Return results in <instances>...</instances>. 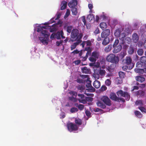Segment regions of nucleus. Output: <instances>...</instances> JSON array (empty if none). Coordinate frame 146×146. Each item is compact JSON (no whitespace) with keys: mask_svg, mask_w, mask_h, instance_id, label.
I'll return each instance as SVG.
<instances>
[{"mask_svg":"<svg viewBox=\"0 0 146 146\" xmlns=\"http://www.w3.org/2000/svg\"><path fill=\"white\" fill-rule=\"evenodd\" d=\"M75 122L76 124L79 125H81L82 124V120L79 118L76 119Z\"/></svg>","mask_w":146,"mask_h":146,"instance_id":"obj_31","label":"nucleus"},{"mask_svg":"<svg viewBox=\"0 0 146 146\" xmlns=\"http://www.w3.org/2000/svg\"><path fill=\"white\" fill-rule=\"evenodd\" d=\"M82 71L83 73L85 74H88L90 72V70L88 69L86 67H84L82 69Z\"/></svg>","mask_w":146,"mask_h":146,"instance_id":"obj_25","label":"nucleus"},{"mask_svg":"<svg viewBox=\"0 0 146 146\" xmlns=\"http://www.w3.org/2000/svg\"><path fill=\"white\" fill-rule=\"evenodd\" d=\"M77 5V1L76 0H72L71 2L69 3L68 5L70 8L75 7Z\"/></svg>","mask_w":146,"mask_h":146,"instance_id":"obj_12","label":"nucleus"},{"mask_svg":"<svg viewBox=\"0 0 146 146\" xmlns=\"http://www.w3.org/2000/svg\"><path fill=\"white\" fill-rule=\"evenodd\" d=\"M106 60L108 62L115 64L117 63L119 61V57L113 54L108 55L106 57Z\"/></svg>","mask_w":146,"mask_h":146,"instance_id":"obj_2","label":"nucleus"},{"mask_svg":"<svg viewBox=\"0 0 146 146\" xmlns=\"http://www.w3.org/2000/svg\"><path fill=\"white\" fill-rule=\"evenodd\" d=\"M115 67V65L113 64H111L109 66H108L106 68L109 72H111L113 70Z\"/></svg>","mask_w":146,"mask_h":146,"instance_id":"obj_19","label":"nucleus"},{"mask_svg":"<svg viewBox=\"0 0 146 146\" xmlns=\"http://www.w3.org/2000/svg\"><path fill=\"white\" fill-rule=\"evenodd\" d=\"M93 86L96 88H98L100 86V82L98 80L95 81L93 84Z\"/></svg>","mask_w":146,"mask_h":146,"instance_id":"obj_15","label":"nucleus"},{"mask_svg":"<svg viewBox=\"0 0 146 146\" xmlns=\"http://www.w3.org/2000/svg\"><path fill=\"white\" fill-rule=\"evenodd\" d=\"M121 44V43H120L117 46H116L115 47H113L114 48L113 50V53L115 54L121 51L122 49V46Z\"/></svg>","mask_w":146,"mask_h":146,"instance_id":"obj_10","label":"nucleus"},{"mask_svg":"<svg viewBox=\"0 0 146 146\" xmlns=\"http://www.w3.org/2000/svg\"><path fill=\"white\" fill-rule=\"evenodd\" d=\"M112 48V45L111 44H109L106 46L104 48V51L106 52H110Z\"/></svg>","mask_w":146,"mask_h":146,"instance_id":"obj_22","label":"nucleus"},{"mask_svg":"<svg viewBox=\"0 0 146 146\" xmlns=\"http://www.w3.org/2000/svg\"><path fill=\"white\" fill-rule=\"evenodd\" d=\"M135 72L137 73L142 74L144 73V69L137 68L135 70Z\"/></svg>","mask_w":146,"mask_h":146,"instance_id":"obj_34","label":"nucleus"},{"mask_svg":"<svg viewBox=\"0 0 146 146\" xmlns=\"http://www.w3.org/2000/svg\"><path fill=\"white\" fill-rule=\"evenodd\" d=\"M49 28L50 27L48 26H39L37 28V31L38 32H40L42 35H43L46 38L45 39L44 38L39 37V39L42 43L46 45L48 43V40L50 36L49 33L46 29Z\"/></svg>","mask_w":146,"mask_h":146,"instance_id":"obj_1","label":"nucleus"},{"mask_svg":"<svg viewBox=\"0 0 146 146\" xmlns=\"http://www.w3.org/2000/svg\"><path fill=\"white\" fill-rule=\"evenodd\" d=\"M140 61L141 63L143 64L146 63V56H143L140 58Z\"/></svg>","mask_w":146,"mask_h":146,"instance_id":"obj_33","label":"nucleus"},{"mask_svg":"<svg viewBox=\"0 0 146 146\" xmlns=\"http://www.w3.org/2000/svg\"><path fill=\"white\" fill-rule=\"evenodd\" d=\"M126 36V34L125 33L123 32L121 33L120 35L119 36H118L119 39L122 41L121 44H124L125 42V37Z\"/></svg>","mask_w":146,"mask_h":146,"instance_id":"obj_13","label":"nucleus"},{"mask_svg":"<svg viewBox=\"0 0 146 146\" xmlns=\"http://www.w3.org/2000/svg\"><path fill=\"white\" fill-rule=\"evenodd\" d=\"M132 39L134 42H137L139 40V38L137 34L134 33L132 35Z\"/></svg>","mask_w":146,"mask_h":146,"instance_id":"obj_17","label":"nucleus"},{"mask_svg":"<svg viewBox=\"0 0 146 146\" xmlns=\"http://www.w3.org/2000/svg\"><path fill=\"white\" fill-rule=\"evenodd\" d=\"M67 2L65 1H62L61 4V7L60 9L63 10L65 9L67 5Z\"/></svg>","mask_w":146,"mask_h":146,"instance_id":"obj_21","label":"nucleus"},{"mask_svg":"<svg viewBox=\"0 0 146 146\" xmlns=\"http://www.w3.org/2000/svg\"><path fill=\"white\" fill-rule=\"evenodd\" d=\"M63 40H60V41H57L56 42V45L57 46H59L60 45H62Z\"/></svg>","mask_w":146,"mask_h":146,"instance_id":"obj_46","label":"nucleus"},{"mask_svg":"<svg viewBox=\"0 0 146 146\" xmlns=\"http://www.w3.org/2000/svg\"><path fill=\"white\" fill-rule=\"evenodd\" d=\"M118 21L117 20H114L113 21L112 24L114 25H115L118 24Z\"/></svg>","mask_w":146,"mask_h":146,"instance_id":"obj_63","label":"nucleus"},{"mask_svg":"<svg viewBox=\"0 0 146 146\" xmlns=\"http://www.w3.org/2000/svg\"><path fill=\"white\" fill-rule=\"evenodd\" d=\"M70 94L72 95V96H74L76 97L77 94L76 92L74 91H71L70 92Z\"/></svg>","mask_w":146,"mask_h":146,"instance_id":"obj_43","label":"nucleus"},{"mask_svg":"<svg viewBox=\"0 0 146 146\" xmlns=\"http://www.w3.org/2000/svg\"><path fill=\"white\" fill-rule=\"evenodd\" d=\"M102 100L107 105L110 106L111 105V101L108 97L105 96H104L102 98Z\"/></svg>","mask_w":146,"mask_h":146,"instance_id":"obj_9","label":"nucleus"},{"mask_svg":"<svg viewBox=\"0 0 146 146\" xmlns=\"http://www.w3.org/2000/svg\"><path fill=\"white\" fill-rule=\"evenodd\" d=\"M135 104L137 106L140 105L141 106H143V105L142 101L141 100L136 101L135 102Z\"/></svg>","mask_w":146,"mask_h":146,"instance_id":"obj_39","label":"nucleus"},{"mask_svg":"<svg viewBox=\"0 0 146 146\" xmlns=\"http://www.w3.org/2000/svg\"><path fill=\"white\" fill-rule=\"evenodd\" d=\"M135 115L137 117L141 118L142 117V115L141 113L139 111L135 110L134 111Z\"/></svg>","mask_w":146,"mask_h":146,"instance_id":"obj_28","label":"nucleus"},{"mask_svg":"<svg viewBox=\"0 0 146 146\" xmlns=\"http://www.w3.org/2000/svg\"><path fill=\"white\" fill-rule=\"evenodd\" d=\"M100 26L102 30H104L106 28L107 25L106 23L102 22L100 23Z\"/></svg>","mask_w":146,"mask_h":146,"instance_id":"obj_23","label":"nucleus"},{"mask_svg":"<svg viewBox=\"0 0 146 146\" xmlns=\"http://www.w3.org/2000/svg\"><path fill=\"white\" fill-rule=\"evenodd\" d=\"M68 130L70 132L73 131H76L78 129V127L75 124L71 122L67 125Z\"/></svg>","mask_w":146,"mask_h":146,"instance_id":"obj_6","label":"nucleus"},{"mask_svg":"<svg viewBox=\"0 0 146 146\" xmlns=\"http://www.w3.org/2000/svg\"><path fill=\"white\" fill-rule=\"evenodd\" d=\"M117 95L118 96L124 97L126 100H129L130 98L129 94L126 92H123V90H120L117 92Z\"/></svg>","mask_w":146,"mask_h":146,"instance_id":"obj_4","label":"nucleus"},{"mask_svg":"<svg viewBox=\"0 0 146 146\" xmlns=\"http://www.w3.org/2000/svg\"><path fill=\"white\" fill-rule=\"evenodd\" d=\"M91 81L90 80V78H88L86 80V87L87 88H88L91 86H92L91 84Z\"/></svg>","mask_w":146,"mask_h":146,"instance_id":"obj_27","label":"nucleus"},{"mask_svg":"<svg viewBox=\"0 0 146 146\" xmlns=\"http://www.w3.org/2000/svg\"><path fill=\"white\" fill-rule=\"evenodd\" d=\"M55 35V33H52L50 36V38L52 40L54 38H56Z\"/></svg>","mask_w":146,"mask_h":146,"instance_id":"obj_57","label":"nucleus"},{"mask_svg":"<svg viewBox=\"0 0 146 146\" xmlns=\"http://www.w3.org/2000/svg\"><path fill=\"white\" fill-rule=\"evenodd\" d=\"M121 33V30L118 29H116L114 35L116 37H118V36H119L120 35Z\"/></svg>","mask_w":146,"mask_h":146,"instance_id":"obj_30","label":"nucleus"},{"mask_svg":"<svg viewBox=\"0 0 146 146\" xmlns=\"http://www.w3.org/2000/svg\"><path fill=\"white\" fill-rule=\"evenodd\" d=\"M79 52H80L77 49H76V50H74L73 51L71 52V53H72V54H78Z\"/></svg>","mask_w":146,"mask_h":146,"instance_id":"obj_59","label":"nucleus"},{"mask_svg":"<svg viewBox=\"0 0 146 146\" xmlns=\"http://www.w3.org/2000/svg\"><path fill=\"white\" fill-rule=\"evenodd\" d=\"M110 98L112 100H114L115 101H117L118 97H117L116 94L113 93H111L110 94Z\"/></svg>","mask_w":146,"mask_h":146,"instance_id":"obj_16","label":"nucleus"},{"mask_svg":"<svg viewBox=\"0 0 146 146\" xmlns=\"http://www.w3.org/2000/svg\"><path fill=\"white\" fill-rule=\"evenodd\" d=\"M88 89L91 92H94L95 91V88L93 87L92 86H90V87H89Z\"/></svg>","mask_w":146,"mask_h":146,"instance_id":"obj_51","label":"nucleus"},{"mask_svg":"<svg viewBox=\"0 0 146 146\" xmlns=\"http://www.w3.org/2000/svg\"><path fill=\"white\" fill-rule=\"evenodd\" d=\"M134 52V49L133 46H131L129 47V50L128 51L129 54H132Z\"/></svg>","mask_w":146,"mask_h":146,"instance_id":"obj_37","label":"nucleus"},{"mask_svg":"<svg viewBox=\"0 0 146 146\" xmlns=\"http://www.w3.org/2000/svg\"><path fill=\"white\" fill-rule=\"evenodd\" d=\"M78 111V109L76 108L75 107H73L70 109V111L72 113H73L76 112H77Z\"/></svg>","mask_w":146,"mask_h":146,"instance_id":"obj_42","label":"nucleus"},{"mask_svg":"<svg viewBox=\"0 0 146 146\" xmlns=\"http://www.w3.org/2000/svg\"><path fill=\"white\" fill-rule=\"evenodd\" d=\"M94 18V15L93 14H90L87 17V19L89 21H91L92 19Z\"/></svg>","mask_w":146,"mask_h":146,"instance_id":"obj_32","label":"nucleus"},{"mask_svg":"<svg viewBox=\"0 0 146 146\" xmlns=\"http://www.w3.org/2000/svg\"><path fill=\"white\" fill-rule=\"evenodd\" d=\"M102 42L103 45L106 46L109 44L110 41V40L109 38H104Z\"/></svg>","mask_w":146,"mask_h":146,"instance_id":"obj_20","label":"nucleus"},{"mask_svg":"<svg viewBox=\"0 0 146 146\" xmlns=\"http://www.w3.org/2000/svg\"><path fill=\"white\" fill-rule=\"evenodd\" d=\"M105 82L106 85L108 86H110L111 84V81L109 79H107L105 81Z\"/></svg>","mask_w":146,"mask_h":146,"instance_id":"obj_48","label":"nucleus"},{"mask_svg":"<svg viewBox=\"0 0 146 146\" xmlns=\"http://www.w3.org/2000/svg\"><path fill=\"white\" fill-rule=\"evenodd\" d=\"M79 33V31L77 29H74L72 30L71 34V40L72 42L76 41L78 39Z\"/></svg>","mask_w":146,"mask_h":146,"instance_id":"obj_3","label":"nucleus"},{"mask_svg":"<svg viewBox=\"0 0 146 146\" xmlns=\"http://www.w3.org/2000/svg\"><path fill=\"white\" fill-rule=\"evenodd\" d=\"M71 11L73 15H76L78 13L77 9L75 7L71 8Z\"/></svg>","mask_w":146,"mask_h":146,"instance_id":"obj_29","label":"nucleus"},{"mask_svg":"<svg viewBox=\"0 0 146 146\" xmlns=\"http://www.w3.org/2000/svg\"><path fill=\"white\" fill-rule=\"evenodd\" d=\"M137 53L138 55L139 56H142L144 53V51L142 49H139L137 51Z\"/></svg>","mask_w":146,"mask_h":146,"instance_id":"obj_36","label":"nucleus"},{"mask_svg":"<svg viewBox=\"0 0 146 146\" xmlns=\"http://www.w3.org/2000/svg\"><path fill=\"white\" fill-rule=\"evenodd\" d=\"M82 34L81 33H80V34L79 33V35H78L77 37H78V39L76 40H81V39L82 38ZM76 41H77V40Z\"/></svg>","mask_w":146,"mask_h":146,"instance_id":"obj_58","label":"nucleus"},{"mask_svg":"<svg viewBox=\"0 0 146 146\" xmlns=\"http://www.w3.org/2000/svg\"><path fill=\"white\" fill-rule=\"evenodd\" d=\"M107 89L105 85H103L100 88V90L102 91H103L106 90Z\"/></svg>","mask_w":146,"mask_h":146,"instance_id":"obj_54","label":"nucleus"},{"mask_svg":"<svg viewBox=\"0 0 146 146\" xmlns=\"http://www.w3.org/2000/svg\"><path fill=\"white\" fill-rule=\"evenodd\" d=\"M89 60L92 62H95L96 61V59L92 57H90Z\"/></svg>","mask_w":146,"mask_h":146,"instance_id":"obj_55","label":"nucleus"},{"mask_svg":"<svg viewBox=\"0 0 146 146\" xmlns=\"http://www.w3.org/2000/svg\"><path fill=\"white\" fill-rule=\"evenodd\" d=\"M110 34V30L109 29L104 30L101 34V37L102 38H108V37Z\"/></svg>","mask_w":146,"mask_h":146,"instance_id":"obj_8","label":"nucleus"},{"mask_svg":"<svg viewBox=\"0 0 146 146\" xmlns=\"http://www.w3.org/2000/svg\"><path fill=\"white\" fill-rule=\"evenodd\" d=\"M136 67L138 68L141 67L142 66V64L139 62H138L136 64Z\"/></svg>","mask_w":146,"mask_h":146,"instance_id":"obj_60","label":"nucleus"},{"mask_svg":"<svg viewBox=\"0 0 146 146\" xmlns=\"http://www.w3.org/2000/svg\"><path fill=\"white\" fill-rule=\"evenodd\" d=\"M98 73L99 74H96V75L98 77V79H99V74H100L101 76L104 75L106 73V71L104 70H99Z\"/></svg>","mask_w":146,"mask_h":146,"instance_id":"obj_24","label":"nucleus"},{"mask_svg":"<svg viewBox=\"0 0 146 146\" xmlns=\"http://www.w3.org/2000/svg\"><path fill=\"white\" fill-rule=\"evenodd\" d=\"M72 27L71 26H68L66 27V31L67 32L69 33H71L72 31Z\"/></svg>","mask_w":146,"mask_h":146,"instance_id":"obj_35","label":"nucleus"},{"mask_svg":"<svg viewBox=\"0 0 146 146\" xmlns=\"http://www.w3.org/2000/svg\"><path fill=\"white\" fill-rule=\"evenodd\" d=\"M78 96L79 97L78 99H77L79 102L80 103L85 104L86 103L85 98L84 95L82 94H78Z\"/></svg>","mask_w":146,"mask_h":146,"instance_id":"obj_7","label":"nucleus"},{"mask_svg":"<svg viewBox=\"0 0 146 146\" xmlns=\"http://www.w3.org/2000/svg\"><path fill=\"white\" fill-rule=\"evenodd\" d=\"M130 66L128 65H125L123 66L122 68V69L124 71H126L127 70H130L132 69V68H129Z\"/></svg>","mask_w":146,"mask_h":146,"instance_id":"obj_38","label":"nucleus"},{"mask_svg":"<svg viewBox=\"0 0 146 146\" xmlns=\"http://www.w3.org/2000/svg\"><path fill=\"white\" fill-rule=\"evenodd\" d=\"M92 56L94 57L95 58H98L97 53L96 52H93L92 53Z\"/></svg>","mask_w":146,"mask_h":146,"instance_id":"obj_50","label":"nucleus"},{"mask_svg":"<svg viewBox=\"0 0 146 146\" xmlns=\"http://www.w3.org/2000/svg\"><path fill=\"white\" fill-rule=\"evenodd\" d=\"M135 78L137 81L141 82H143L145 80V78L141 76H136L135 77Z\"/></svg>","mask_w":146,"mask_h":146,"instance_id":"obj_18","label":"nucleus"},{"mask_svg":"<svg viewBox=\"0 0 146 146\" xmlns=\"http://www.w3.org/2000/svg\"><path fill=\"white\" fill-rule=\"evenodd\" d=\"M56 37L57 39H60V35H61V31H58L55 33Z\"/></svg>","mask_w":146,"mask_h":146,"instance_id":"obj_40","label":"nucleus"},{"mask_svg":"<svg viewBox=\"0 0 146 146\" xmlns=\"http://www.w3.org/2000/svg\"><path fill=\"white\" fill-rule=\"evenodd\" d=\"M119 76L121 78H123L125 76L124 73L122 72H119Z\"/></svg>","mask_w":146,"mask_h":146,"instance_id":"obj_53","label":"nucleus"},{"mask_svg":"<svg viewBox=\"0 0 146 146\" xmlns=\"http://www.w3.org/2000/svg\"><path fill=\"white\" fill-rule=\"evenodd\" d=\"M99 33H100L99 30L98 28H97L96 29V30H95V31L94 32V33L96 35L97 34Z\"/></svg>","mask_w":146,"mask_h":146,"instance_id":"obj_61","label":"nucleus"},{"mask_svg":"<svg viewBox=\"0 0 146 146\" xmlns=\"http://www.w3.org/2000/svg\"><path fill=\"white\" fill-rule=\"evenodd\" d=\"M123 61L125 64L130 66L129 68H133L134 66V64L132 62V60L130 56L126 57Z\"/></svg>","mask_w":146,"mask_h":146,"instance_id":"obj_5","label":"nucleus"},{"mask_svg":"<svg viewBox=\"0 0 146 146\" xmlns=\"http://www.w3.org/2000/svg\"><path fill=\"white\" fill-rule=\"evenodd\" d=\"M85 113L86 115L88 117L90 116L91 115V113L90 112L86 110L85 111Z\"/></svg>","mask_w":146,"mask_h":146,"instance_id":"obj_62","label":"nucleus"},{"mask_svg":"<svg viewBox=\"0 0 146 146\" xmlns=\"http://www.w3.org/2000/svg\"><path fill=\"white\" fill-rule=\"evenodd\" d=\"M119 43V40L118 39H116L115 40L114 43L113 44V47H115Z\"/></svg>","mask_w":146,"mask_h":146,"instance_id":"obj_45","label":"nucleus"},{"mask_svg":"<svg viewBox=\"0 0 146 146\" xmlns=\"http://www.w3.org/2000/svg\"><path fill=\"white\" fill-rule=\"evenodd\" d=\"M77 81L78 83H83L84 82V81L83 80L78 78L77 80Z\"/></svg>","mask_w":146,"mask_h":146,"instance_id":"obj_64","label":"nucleus"},{"mask_svg":"<svg viewBox=\"0 0 146 146\" xmlns=\"http://www.w3.org/2000/svg\"><path fill=\"white\" fill-rule=\"evenodd\" d=\"M97 105L98 106L103 109H104L106 108V106L105 104L100 101H98L97 103Z\"/></svg>","mask_w":146,"mask_h":146,"instance_id":"obj_26","label":"nucleus"},{"mask_svg":"<svg viewBox=\"0 0 146 146\" xmlns=\"http://www.w3.org/2000/svg\"><path fill=\"white\" fill-rule=\"evenodd\" d=\"M138 108L142 112H144L145 113H146V109L144 107H139Z\"/></svg>","mask_w":146,"mask_h":146,"instance_id":"obj_44","label":"nucleus"},{"mask_svg":"<svg viewBox=\"0 0 146 146\" xmlns=\"http://www.w3.org/2000/svg\"><path fill=\"white\" fill-rule=\"evenodd\" d=\"M136 95L139 97L143 98L145 95V92L143 90H139L136 92Z\"/></svg>","mask_w":146,"mask_h":146,"instance_id":"obj_11","label":"nucleus"},{"mask_svg":"<svg viewBox=\"0 0 146 146\" xmlns=\"http://www.w3.org/2000/svg\"><path fill=\"white\" fill-rule=\"evenodd\" d=\"M82 42L81 40H77L76 42L73 43V44L71 45V50L75 49L76 46L79 45V44Z\"/></svg>","mask_w":146,"mask_h":146,"instance_id":"obj_14","label":"nucleus"},{"mask_svg":"<svg viewBox=\"0 0 146 146\" xmlns=\"http://www.w3.org/2000/svg\"><path fill=\"white\" fill-rule=\"evenodd\" d=\"M70 14V10L69 9H67L66 12L65 13V15L64 16V17H68Z\"/></svg>","mask_w":146,"mask_h":146,"instance_id":"obj_52","label":"nucleus"},{"mask_svg":"<svg viewBox=\"0 0 146 146\" xmlns=\"http://www.w3.org/2000/svg\"><path fill=\"white\" fill-rule=\"evenodd\" d=\"M69 100L74 102H76L77 101V99L76 98V97L74 96L69 97Z\"/></svg>","mask_w":146,"mask_h":146,"instance_id":"obj_41","label":"nucleus"},{"mask_svg":"<svg viewBox=\"0 0 146 146\" xmlns=\"http://www.w3.org/2000/svg\"><path fill=\"white\" fill-rule=\"evenodd\" d=\"M78 107L80 110H82L84 109V106L82 104H80L78 106Z\"/></svg>","mask_w":146,"mask_h":146,"instance_id":"obj_49","label":"nucleus"},{"mask_svg":"<svg viewBox=\"0 0 146 146\" xmlns=\"http://www.w3.org/2000/svg\"><path fill=\"white\" fill-rule=\"evenodd\" d=\"M85 100H86V101H87L89 102H91L93 100V98H92L90 97H86L85 98Z\"/></svg>","mask_w":146,"mask_h":146,"instance_id":"obj_47","label":"nucleus"},{"mask_svg":"<svg viewBox=\"0 0 146 146\" xmlns=\"http://www.w3.org/2000/svg\"><path fill=\"white\" fill-rule=\"evenodd\" d=\"M86 46H90L92 44L90 40L86 41Z\"/></svg>","mask_w":146,"mask_h":146,"instance_id":"obj_56","label":"nucleus"}]
</instances>
